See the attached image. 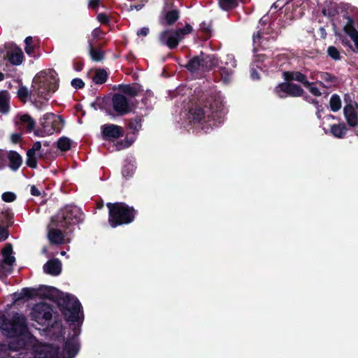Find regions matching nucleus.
<instances>
[{
	"label": "nucleus",
	"instance_id": "5fc2aeb1",
	"mask_svg": "<svg viewBox=\"0 0 358 358\" xmlns=\"http://www.w3.org/2000/svg\"><path fill=\"white\" fill-rule=\"evenodd\" d=\"M24 345V343L20 345V348H22Z\"/></svg>",
	"mask_w": 358,
	"mask_h": 358
},
{
	"label": "nucleus",
	"instance_id": "20e7f679",
	"mask_svg": "<svg viewBox=\"0 0 358 358\" xmlns=\"http://www.w3.org/2000/svg\"><path fill=\"white\" fill-rule=\"evenodd\" d=\"M62 310L66 320L75 321L78 317L80 303L73 296L66 295Z\"/></svg>",
	"mask_w": 358,
	"mask_h": 358
},
{
	"label": "nucleus",
	"instance_id": "f257e3e1",
	"mask_svg": "<svg viewBox=\"0 0 358 358\" xmlns=\"http://www.w3.org/2000/svg\"><path fill=\"white\" fill-rule=\"evenodd\" d=\"M107 207L109 209L108 222L112 227L117 225L127 224L134 219L133 210L124 203H108Z\"/></svg>",
	"mask_w": 358,
	"mask_h": 358
},
{
	"label": "nucleus",
	"instance_id": "ea45409f",
	"mask_svg": "<svg viewBox=\"0 0 358 358\" xmlns=\"http://www.w3.org/2000/svg\"><path fill=\"white\" fill-rule=\"evenodd\" d=\"M123 90L124 92L128 93L131 96H135L136 94V90L129 86L124 87Z\"/></svg>",
	"mask_w": 358,
	"mask_h": 358
},
{
	"label": "nucleus",
	"instance_id": "ddd939ff",
	"mask_svg": "<svg viewBox=\"0 0 358 358\" xmlns=\"http://www.w3.org/2000/svg\"><path fill=\"white\" fill-rule=\"evenodd\" d=\"M278 87L281 91L293 96H301L303 93V90L299 86L287 81L280 84Z\"/></svg>",
	"mask_w": 358,
	"mask_h": 358
},
{
	"label": "nucleus",
	"instance_id": "7ed1b4c3",
	"mask_svg": "<svg viewBox=\"0 0 358 358\" xmlns=\"http://www.w3.org/2000/svg\"><path fill=\"white\" fill-rule=\"evenodd\" d=\"M0 329L9 336L22 334L26 329L25 318L22 315L16 313L12 321H7L4 316L0 317Z\"/></svg>",
	"mask_w": 358,
	"mask_h": 358
},
{
	"label": "nucleus",
	"instance_id": "a211bd4d",
	"mask_svg": "<svg viewBox=\"0 0 358 358\" xmlns=\"http://www.w3.org/2000/svg\"><path fill=\"white\" fill-rule=\"evenodd\" d=\"M9 61L15 65L21 64L23 58V53L21 50L15 48L8 53Z\"/></svg>",
	"mask_w": 358,
	"mask_h": 358
},
{
	"label": "nucleus",
	"instance_id": "a18cd8bd",
	"mask_svg": "<svg viewBox=\"0 0 358 358\" xmlns=\"http://www.w3.org/2000/svg\"><path fill=\"white\" fill-rule=\"evenodd\" d=\"M99 1L100 0H90L89 5L90 7L94 8L98 6Z\"/></svg>",
	"mask_w": 358,
	"mask_h": 358
},
{
	"label": "nucleus",
	"instance_id": "c85d7f7f",
	"mask_svg": "<svg viewBox=\"0 0 358 358\" xmlns=\"http://www.w3.org/2000/svg\"><path fill=\"white\" fill-rule=\"evenodd\" d=\"M20 120L24 124L27 129L31 131L34 128V121L28 115H21L20 117Z\"/></svg>",
	"mask_w": 358,
	"mask_h": 358
},
{
	"label": "nucleus",
	"instance_id": "f03ea898",
	"mask_svg": "<svg viewBox=\"0 0 358 358\" xmlns=\"http://www.w3.org/2000/svg\"><path fill=\"white\" fill-rule=\"evenodd\" d=\"M192 27L187 24L183 28L178 29H166L159 34V41L169 48L173 49L177 47L178 43L183 37L191 33Z\"/></svg>",
	"mask_w": 358,
	"mask_h": 358
},
{
	"label": "nucleus",
	"instance_id": "1a4fd4ad",
	"mask_svg": "<svg viewBox=\"0 0 358 358\" xmlns=\"http://www.w3.org/2000/svg\"><path fill=\"white\" fill-rule=\"evenodd\" d=\"M112 102L114 110L119 114H124L130 110V106L127 98L122 94H115Z\"/></svg>",
	"mask_w": 358,
	"mask_h": 358
},
{
	"label": "nucleus",
	"instance_id": "412c9836",
	"mask_svg": "<svg viewBox=\"0 0 358 358\" xmlns=\"http://www.w3.org/2000/svg\"><path fill=\"white\" fill-rule=\"evenodd\" d=\"M9 96L6 91L0 92V113H6L9 110Z\"/></svg>",
	"mask_w": 358,
	"mask_h": 358
},
{
	"label": "nucleus",
	"instance_id": "a19ab883",
	"mask_svg": "<svg viewBox=\"0 0 358 358\" xmlns=\"http://www.w3.org/2000/svg\"><path fill=\"white\" fill-rule=\"evenodd\" d=\"M99 22L101 23H106L108 22V17L104 14H99L97 17Z\"/></svg>",
	"mask_w": 358,
	"mask_h": 358
},
{
	"label": "nucleus",
	"instance_id": "c756f323",
	"mask_svg": "<svg viewBox=\"0 0 358 358\" xmlns=\"http://www.w3.org/2000/svg\"><path fill=\"white\" fill-rule=\"evenodd\" d=\"M107 78V73L103 70L96 71L95 76L93 77V81L96 84L103 83Z\"/></svg>",
	"mask_w": 358,
	"mask_h": 358
},
{
	"label": "nucleus",
	"instance_id": "5701e85b",
	"mask_svg": "<svg viewBox=\"0 0 358 358\" xmlns=\"http://www.w3.org/2000/svg\"><path fill=\"white\" fill-rule=\"evenodd\" d=\"M179 18V12L177 10H172L168 11L165 16L164 20L165 23L168 25H171L174 24Z\"/></svg>",
	"mask_w": 358,
	"mask_h": 358
},
{
	"label": "nucleus",
	"instance_id": "7c9ffc66",
	"mask_svg": "<svg viewBox=\"0 0 358 358\" xmlns=\"http://www.w3.org/2000/svg\"><path fill=\"white\" fill-rule=\"evenodd\" d=\"M190 115L193 120L199 121L204 117V113L200 107H196L190 110Z\"/></svg>",
	"mask_w": 358,
	"mask_h": 358
},
{
	"label": "nucleus",
	"instance_id": "37998d69",
	"mask_svg": "<svg viewBox=\"0 0 358 358\" xmlns=\"http://www.w3.org/2000/svg\"><path fill=\"white\" fill-rule=\"evenodd\" d=\"M20 138L21 135L19 134H13L11 135V141L15 143H17L20 141Z\"/></svg>",
	"mask_w": 358,
	"mask_h": 358
},
{
	"label": "nucleus",
	"instance_id": "bb28decb",
	"mask_svg": "<svg viewBox=\"0 0 358 358\" xmlns=\"http://www.w3.org/2000/svg\"><path fill=\"white\" fill-rule=\"evenodd\" d=\"M41 352H44V355L41 353L39 358H51L55 355V350L51 345H45L42 347Z\"/></svg>",
	"mask_w": 358,
	"mask_h": 358
},
{
	"label": "nucleus",
	"instance_id": "393cba45",
	"mask_svg": "<svg viewBox=\"0 0 358 358\" xmlns=\"http://www.w3.org/2000/svg\"><path fill=\"white\" fill-rule=\"evenodd\" d=\"M341 100L339 96L337 94H334L331 96L329 100V106L332 111L336 112L339 110L341 108Z\"/></svg>",
	"mask_w": 358,
	"mask_h": 358
},
{
	"label": "nucleus",
	"instance_id": "f704fd0d",
	"mask_svg": "<svg viewBox=\"0 0 358 358\" xmlns=\"http://www.w3.org/2000/svg\"><path fill=\"white\" fill-rule=\"evenodd\" d=\"M16 198V196L13 192H5L2 194V199L6 202H12Z\"/></svg>",
	"mask_w": 358,
	"mask_h": 358
},
{
	"label": "nucleus",
	"instance_id": "72a5a7b5",
	"mask_svg": "<svg viewBox=\"0 0 358 358\" xmlns=\"http://www.w3.org/2000/svg\"><path fill=\"white\" fill-rule=\"evenodd\" d=\"M328 55L334 59H340V53L338 50L334 46H331L328 48Z\"/></svg>",
	"mask_w": 358,
	"mask_h": 358
},
{
	"label": "nucleus",
	"instance_id": "6e6552de",
	"mask_svg": "<svg viewBox=\"0 0 358 358\" xmlns=\"http://www.w3.org/2000/svg\"><path fill=\"white\" fill-rule=\"evenodd\" d=\"M59 123L62 125L64 124V120L60 116H56L53 114L47 115L45 117V122H43L44 132L48 134H53Z\"/></svg>",
	"mask_w": 358,
	"mask_h": 358
},
{
	"label": "nucleus",
	"instance_id": "2f4dec72",
	"mask_svg": "<svg viewBox=\"0 0 358 358\" xmlns=\"http://www.w3.org/2000/svg\"><path fill=\"white\" fill-rule=\"evenodd\" d=\"M17 96L22 101H26L29 96V92L27 87L21 86L17 92Z\"/></svg>",
	"mask_w": 358,
	"mask_h": 358
},
{
	"label": "nucleus",
	"instance_id": "0eeeda50",
	"mask_svg": "<svg viewBox=\"0 0 358 358\" xmlns=\"http://www.w3.org/2000/svg\"><path fill=\"white\" fill-rule=\"evenodd\" d=\"M214 59L210 56H203L194 57L187 65V69L191 71L196 70H206L215 65Z\"/></svg>",
	"mask_w": 358,
	"mask_h": 358
},
{
	"label": "nucleus",
	"instance_id": "b1692460",
	"mask_svg": "<svg viewBox=\"0 0 358 358\" xmlns=\"http://www.w3.org/2000/svg\"><path fill=\"white\" fill-rule=\"evenodd\" d=\"M346 131V127L344 124H334L331 128V134L337 138H342Z\"/></svg>",
	"mask_w": 358,
	"mask_h": 358
},
{
	"label": "nucleus",
	"instance_id": "cd10ccee",
	"mask_svg": "<svg viewBox=\"0 0 358 358\" xmlns=\"http://www.w3.org/2000/svg\"><path fill=\"white\" fill-rule=\"evenodd\" d=\"M220 7L228 10L237 6V0H219Z\"/></svg>",
	"mask_w": 358,
	"mask_h": 358
},
{
	"label": "nucleus",
	"instance_id": "f3484780",
	"mask_svg": "<svg viewBox=\"0 0 358 358\" xmlns=\"http://www.w3.org/2000/svg\"><path fill=\"white\" fill-rule=\"evenodd\" d=\"M315 76L316 78H320L322 79L320 83L325 87H330L336 81V77L325 72L317 73Z\"/></svg>",
	"mask_w": 358,
	"mask_h": 358
},
{
	"label": "nucleus",
	"instance_id": "6ab92c4d",
	"mask_svg": "<svg viewBox=\"0 0 358 358\" xmlns=\"http://www.w3.org/2000/svg\"><path fill=\"white\" fill-rule=\"evenodd\" d=\"M48 237L52 243L60 244L62 243L64 236L62 232L59 229H52L48 231Z\"/></svg>",
	"mask_w": 358,
	"mask_h": 358
},
{
	"label": "nucleus",
	"instance_id": "dca6fc26",
	"mask_svg": "<svg viewBox=\"0 0 358 358\" xmlns=\"http://www.w3.org/2000/svg\"><path fill=\"white\" fill-rule=\"evenodd\" d=\"M43 268L45 273L56 275L61 271V263L58 260H52L46 263Z\"/></svg>",
	"mask_w": 358,
	"mask_h": 358
},
{
	"label": "nucleus",
	"instance_id": "423d86ee",
	"mask_svg": "<svg viewBox=\"0 0 358 358\" xmlns=\"http://www.w3.org/2000/svg\"><path fill=\"white\" fill-rule=\"evenodd\" d=\"M31 317L38 323L43 324L51 318V308L46 303L37 304L32 309Z\"/></svg>",
	"mask_w": 358,
	"mask_h": 358
},
{
	"label": "nucleus",
	"instance_id": "864d4df0",
	"mask_svg": "<svg viewBox=\"0 0 358 358\" xmlns=\"http://www.w3.org/2000/svg\"><path fill=\"white\" fill-rule=\"evenodd\" d=\"M10 348H13L14 350H17V348H13V347H10Z\"/></svg>",
	"mask_w": 358,
	"mask_h": 358
},
{
	"label": "nucleus",
	"instance_id": "c03bdc74",
	"mask_svg": "<svg viewBox=\"0 0 358 358\" xmlns=\"http://www.w3.org/2000/svg\"><path fill=\"white\" fill-rule=\"evenodd\" d=\"M31 193L34 196H38V195H40L39 190L35 186H31Z\"/></svg>",
	"mask_w": 358,
	"mask_h": 358
},
{
	"label": "nucleus",
	"instance_id": "8fccbe9b",
	"mask_svg": "<svg viewBox=\"0 0 358 358\" xmlns=\"http://www.w3.org/2000/svg\"><path fill=\"white\" fill-rule=\"evenodd\" d=\"M3 75L1 73H0V80H3Z\"/></svg>",
	"mask_w": 358,
	"mask_h": 358
},
{
	"label": "nucleus",
	"instance_id": "49530a36",
	"mask_svg": "<svg viewBox=\"0 0 358 358\" xmlns=\"http://www.w3.org/2000/svg\"><path fill=\"white\" fill-rule=\"evenodd\" d=\"M251 76L253 79H259V76L256 70H253L251 73Z\"/></svg>",
	"mask_w": 358,
	"mask_h": 358
},
{
	"label": "nucleus",
	"instance_id": "f8f14e48",
	"mask_svg": "<svg viewBox=\"0 0 358 358\" xmlns=\"http://www.w3.org/2000/svg\"><path fill=\"white\" fill-rule=\"evenodd\" d=\"M102 133L105 138L115 139L122 136V129L120 127L115 124L104 125Z\"/></svg>",
	"mask_w": 358,
	"mask_h": 358
},
{
	"label": "nucleus",
	"instance_id": "603ef678",
	"mask_svg": "<svg viewBox=\"0 0 358 358\" xmlns=\"http://www.w3.org/2000/svg\"><path fill=\"white\" fill-rule=\"evenodd\" d=\"M61 255H66V252H65V251L62 252H61Z\"/></svg>",
	"mask_w": 358,
	"mask_h": 358
},
{
	"label": "nucleus",
	"instance_id": "79ce46f5",
	"mask_svg": "<svg viewBox=\"0 0 358 358\" xmlns=\"http://www.w3.org/2000/svg\"><path fill=\"white\" fill-rule=\"evenodd\" d=\"M149 32V29L147 27H143L140 29V31L138 32V36H145L148 35Z\"/></svg>",
	"mask_w": 358,
	"mask_h": 358
},
{
	"label": "nucleus",
	"instance_id": "aec40b11",
	"mask_svg": "<svg viewBox=\"0 0 358 358\" xmlns=\"http://www.w3.org/2000/svg\"><path fill=\"white\" fill-rule=\"evenodd\" d=\"M8 159L10 163V167L13 170L17 169L22 164V159L20 155L15 151H11L8 154Z\"/></svg>",
	"mask_w": 358,
	"mask_h": 358
},
{
	"label": "nucleus",
	"instance_id": "09e8293b",
	"mask_svg": "<svg viewBox=\"0 0 358 358\" xmlns=\"http://www.w3.org/2000/svg\"><path fill=\"white\" fill-rule=\"evenodd\" d=\"M201 29H203L204 30H208V29H207V28H206V26H205V24H204V23H203V24L201 25Z\"/></svg>",
	"mask_w": 358,
	"mask_h": 358
},
{
	"label": "nucleus",
	"instance_id": "2eb2a0df",
	"mask_svg": "<svg viewBox=\"0 0 358 358\" xmlns=\"http://www.w3.org/2000/svg\"><path fill=\"white\" fill-rule=\"evenodd\" d=\"M283 76L287 82L296 80L301 83L304 86L305 85H309V82L306 80L305 75L298 71H285L283 73Z\"/></svg>",
	"mask_w": 358,
	"mask_h": 358
},
{
	"label": "nucleus",
	"instance_id": "4468645a",
	"mask_svg": "<svg viewBox=\"0 0 358 358\" xmlns=\"http://www.w3.org/2000/svg\"><path fill=\"white\" fill-rule=\"evenodd\" d=\"M41 148V143L40 141H36L31 149L27 151V164L31 168L36 167V157L35 156L36 152L38 151Z\"/></svg>",
	"mask_w": 358,
	"mask_h": 358
},
{
	"label": "nucleus",
	"instance_id": "e433bc0d",
	"mask_svg": "<svg viewBox=\"0 0 358 358\" xmlns=\"http://www.w3.org/2000/svg\"><path fill=\"white\" fill-rule=\"evenodd\" d=\"M309 91L315 96H320L321 94L319 89L315 86H313L311 83H309V85H305Z\"/></svg>",
	"mask_w": 358,
	"mask_h": 358
},
{
	"label": "nucleus",
	"instance_id": "9d476101",
	"mask_svg": "<svg viewBox=\"0 0 358 358\" xmlns=\"http://www.w3.org/2000/svg\"><path fill=\"white\" fill-rule=\"evenodd\" d=\"M358 105L356 103L347 104L343 108L345 117L350 126H356L358 123Z\"/></svg>",
	"mask_w": 358,
	"mask_h": 358
},
{
	"label": "nucleus",
	"instance_id": "de8ad7c7",
	"mask_svg": "<svg viewBox=\"0 0 358 358\" xmlns=\"http://www.w3.org/2000/svg\"><path fill=\"white\" fill-rule=\"evenodd\" d=\"M260 38V34L259 33H257L255 36H254V40L255 41L257 38Z\"/></svg>",
	"mask_w": 358,
	"mask_h": 358
},
{
	"label": "nucleus",
	"instance_id": "58836bf2",
	"mask_svg": "<svg viewBox=\"0 0 358 358\" xmlns=\"http://www.w3.org/2000/svg\"><path fill=\"white\" fill-rule=\"evenodd\" d=\"M8 237V231L6 229L0 227V242L5 241Z\"/></svg>",
	"mask_w": 358,
	"mask_h": 358
},
{
	"label": "nucleus",
	"instance_id": "a878e982",
	"mask_svg": "<svg viewBox=\"0 0 358 358\" xmlns=\"http://www.w3.org/2000/svg\"><path fill=\"white\" fill-rule=\"evenodd\" d=\"M71 141L66 137H62L57 141V147L62 151H66L70 149Z\"/></svg>",
	"mask_w": 358,
	"mask_h": 358
},
{
	"label": "nucleus",
	"instance_id": "39448f33",
	"mask_svg": "<svg viewBox=\"0 0 358 358\" xmlns=\"http://www.w3.org/2000/svg\"><path fill=\"white\" fill-rule=\"evenodd\" d=\"M2 261L0 262V275L9 273L12 270V266L15 261L13 255V248L10 244H6L2 249Z\"/></svg>",
	"mask_w": 358,
	"mask_h": 358
},
{
	"label": "nucleus",
	"instance_id": "9b49d317",
	"mask_svg": "<svg viewBox=\"0 0 358 358\" xmlns=\"http://www.w3.org/2000/svg\"><path fill=\"white\" fill-rule=\"evenodd\" d=\"M83 215L76 207H67L63 213V220L68 223H78L81 221Z\"/></svg>",
	"mask_w": 358,
	"mask_h": 358
},
{
	"label": "nucleus",
	"instance_id": "4c0bfd02",
	"mask_svg": "<svg viewBox=\"0 0 358 358\" xmlns=\"http://www.w3.org/2000/svg\"><path fill=\"white\" fill-rule=\"evenodd\" d=\"M71 85L75 88H82L84 86V83L81 79L75 78L71 81Z\"/></svg>",
	"mask_w": 358,
	"mask_h": 358
},
{
	"label": "nucleus",
	"instance_id": "4be33fe9",
	"mask_svg": "<svg viewBox=\"0 0 358 358\" xmlns=\"http://www.w3.org/2000/svg\"><path fill=\"white\" fill-rule=\"evenodd\" d=\"M344 30L348 34L350 38L354 41L356 48L358 50V32L357 31L352 27L350 22H349L344 27Z\"/></svg>",
	"mask_w": 358,
	"mask_h": 358
},
{
	"label": "nucleus",
	"instance_id": "3c124183",
	"mask_svg": "<svg viewBox=\"0 0 358 358\" xmlns=\"http://www.w3.org/2000/svg\"><path fill=\"white\" fill-rule=\"evenodd\" d=\"M34 134H35L36 136H40V134H39V132L38 131H36L34 132Z\"/></svg>",
	"mask_w": 358,
	"mask_h": 358
},
{
	"label": "nucleus",
	"instance_id": "c9c22d12",
	"mask_svg": "<svg viewBox=\"0 0 358 358\" xmlns=\"http://www.w3.org/2000/svg\"><path fill=\"white\" fill-rule=\"evenodd\" d=\"M91 56L94 60L100 61L103 58V53L97 50H91Z\"/></svg>",
	"mask_w": 358,
	"mask_h": 358
},
{
	"label": "nucleus",
	"instance_id": "473e14b6",
	"mask_svg": "<svg viewBox=\"0 0 358 358\" xmlns=\"http://www.w3.org/2000/svg\"><path fill=\"white\" fill-rule=\"evenodd\" d=\"M25 43H26V46H25V52L28 54V55H31L33 51H34V46L32 45V42H33V39L31 36H28L25 38V41H24Z\"/></svg>",
	"mask_w": 358,
	"mask_h": 358
}]
</instances>
